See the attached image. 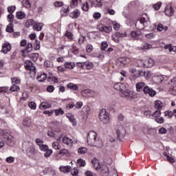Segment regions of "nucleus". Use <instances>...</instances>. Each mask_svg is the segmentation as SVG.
Masks as SVG:
<instances>
[{"label": "nucleus", "instance_id": "8", "mask_svg": "<svg viewBox=\"0 0 176 176\" xmlns=\"http://www.w3.org/2000/svg\"><path fill=\"white\" fill-rule=\"evenodd\" d=\"M24 65L27 71H32L35 74V71H36V67L34 66V63L31 60H25Z\"/></svg>", "mask_w": 176, "mask_h": 176}, {"label": "nucleus", "instance_id": "17", "mask_svg": "<svg viewBox=\"0 0 176 176\" xmlns=\"http://www.w3.org/2000/svg\"><path fill=\"white\" fill-rule=\"evenodd\" d=\"M80 16V11L78 9L74 10L69 14V17L74 19V20L78 19Z\"/></svg>", "mask_w": 176, "mask_h": 176}, {"label": "nucleus", "instance_id": "34", "mask_svg": "<svg viewBox=\"0 0 176 176\" xmlns=\"http://www.w3.org/2000/svg\"><path fill=\"white\" fill-rule=\"evenodd\" d=\"M65 67L68 69H74V68H75V63L72 62H67L65 63Z\"/></svg>", "mask_w": 176, "mask_h": 176}, {"label": "nucleus", "instance_id": "48", "mask_svg": "<svg viewBox=\"0 0 176 176\" xmlns=\"http://www.w3.org/2000/svg\"><path fill=\"white\" fill-rule=\"evenodd\" d=\"M34 49V50H39V49H41V41H39L38 40H36Z\"/></svg>", "mask_w": 176, "mask_h": 176}, {"label": "nucleus", "instance_id": "53", "mask_svg": "<svg viewBox=\"0 0 176 176\" xmlns=\"http://www.w3.org/2000/svg\"><path fill=\"white\" fill-rule=\"evenodd\" d=\"M71 174L72 176H78L79 174V170H78V168H74L73 170H72Z\"/></svg>", "mask_w": 176, "mask_h": 176}, {"label": "nucleus", "instance_id": "58", "mask_svg": "<svg viewBox=\"0 0 176 176\" xmlns=\"http://www.w3.org/2000/svg\"><path fill=\"white\" fill-rule=\"evenodd\" d=\"M86 50L87 53H91L93 52V45L91 44H88L86 47Z\"/></svg>", "mask_w": 176, "mask_h": 176}, {"label": "nucleus", "instance_id": "60", "mask_svg": "<svg viewBox=\"0 0 176 176\" xmlns=\"http://www.w3.org/2000/svg\"><path fill=\"white\" fill-rule=\"evenodd\" d=\"M160 6H162V2H158L153 6V9L155 10H159L160 9Z\"/></svg>", "mask_w": 176, "mask_h": 176}, {"label": "nucleus", "instance_id": "11", "mask_svg": "<svg viewBox=\"0 0 176 176\" xmlns=\"http://www.w3.org/2000/svg\"><path fill=\"white\" fill-rule=\"evenodd\" d=\"M90 2L91 7L94 6V8H102V0H87Z\"/></svg>", "mask_w": 176, "mask_h": 176}, {"label": "nucleus", "instance_id": "44", "mask_svg": "<svg viewBox=\"0 0 176 176\" xmlns=\"http://www.w3.org/2000/svg\"><path fill=\"white\" fill-rule=\"evenodd\" d=\"M10 91H19L20 90V87L16 85H12L10 88Z\"/></svg>", "mask_w": 176, "mask_h": 176}, {"label": "nucleus", "instance_id": "16", "mask_svg": "<svg viewBox=\"0 0 176 176\" xmlns=\"http://www.w3.org/2000/svg\"><path fill=\"white\" fill-rule=\"evenodd\" d=\"M164 13L166 16H168V17L173 16L174 14V10L172 6H167L165 8Z\"/></svg>", "mask_w": 176, "mask_h": 176}, {"label": "nucleus", "instance_id": "50", "mask_svg": "<svg viewBox=\"0 0 176 176\" xmlns=\"http://www.w3.org/2000/svg\"><path fill=\"white\" fill-rule=\"evenodd\" d=\"M126 90V84L121 83L120 84V93H123V91H125Z\"/></svg>", "mask_w": 176, "mask_h": 176}, {"label": "nucleus", "instance_id": "40", "mask_svg": "<svg viewBox=\"0 0 176 176\" xmlns=\"http://www.w3.org/2000/svg\"><path fill=\"white\" fill-rule=\"evenodd\" d=\"M7 10H8V13L14 14V11L16 10V6H8L7 8Z\"/></svg>", "mask_w": 176, "mask_h": 176}, {"label": "nucleus", "instance_id": "27", "mask_svg": "<svg viewBox=\"0 0 176 176\" xmlns=\"http://www.w3.org/2000/svg\"><path fill=\"white\" fill-rule=\"evenodd\" d=\"M84 64V67H85L87 69H93L94 68V64L93 63L89 62V61H86L83 63Z\"/></svg>", "mask_w": 176, "mask_h": 176}, {"label": "nucleus", "instance_id": "36", "mask_svg": "<svg viewBox=\"0 0 176 176\" xmlns=\"http://www.w3.org/2000/svg\"><path fill=\"white\" fill-rule=\"evenodd\" d=\"M89 5H90V1L87 0V1L82 4V10L84 12H87V10H89Z\"/></svg>", "mask_w": 176, "mask_h": 176}, {"label": "nucleus", "instance_id": "13", "mask_svg": "<svg viewBox=\"0 0 176 176\" xmlns=\"http://www.w3.org/2000/svg\"><path fill=\"white\" fill-rule=\"evenodd\" d=\"M10 50H12V45L10 43H5L3 44L1 50L2 53L6 54V53H8V52H10Z\"/></svg>", "mask_w": 176, "mask_h": 176}, {"label": "nucleus", "instance_id": "52", "mask_svg": "<svg viewBox=\"0 0 176 176\" xmlns=\"http://www.w3.org/2000/svg\"><path fill=\"white\" fill-rule=\"evenodd\" d=\"M78 164L80 167H85V166H86V161H85V160L82 159H78Z\"/></svg>", "mask_w": 176, "mask_h": 176}, {"label": "nucleus", "instance_id": "35", "mask_svg": "<svg viewBox=\"0 0 176 176\" xmlns=\"http://www.w3.org/2000/svg\"><path fill=\"white\" fill-rule=\"evenodd\" d=\"M115 36L116 38H126L127 36V33L126 32H117L115 34Z\"/></svg>", "mask_w": 176, "mask_h": 176}, {"label": "nucleus", "instance_id": "45", "mask_svg": "<svg viewBox=\"0 0 176 176\" xmlns=\"http://www.w3.org/2000/svg\"><path fill=\"white\" fill-rule=\"evenodd\" d=\"M164 116H168V119H171L174 116V113L171 111H166L164 112Z\"/></svg>", "mask_w": 176, "mask_h": 176}, {"label": "nucleus", "instance_id": "57", "mask_svg": "<svg viewBox=\"0 0 176 176\" xmlns=\"http://www.w3.org/2000/svg\"><path fill=\"white\" fill-rule=\"evenodd\" d=\"M26 25L28 28H30V27H32V25H34V19H28L26 22Z\"/></svg>", "mask_w": 176, "mask_h": 176}, {"label": "nucleus", "instance_id": "49", "mask_svg": "<svg viewBox=\"0 0 176 176\" xmlns=\"http://www.w3.org/2000/svg\"><path fill=\"white\" fill-rule=\"evenodd\" d=\"M8 21L12 23L14 21V15L13 14H9L7 16Z\"/></svg>", "mask_w": 176, "mask_h": 176}, {"label": "nucleus", "instance_id": "55", "mask_svg": "<svg viewBox=\"0 0 176 176\" xmlns=\"http://www.w3.org/2000/svg\"><path fill=\"white\" fill-rule=\"evenodd\" d=\"M85 41H86V36L80 35L78 38L79 45H82V43H85Z\"/></svg>", "mask_w": 176, "mask_h": 176}, {"label": "nucleus", "instance_id": "64", "mask_svg": "<svg viewBox=\"0 0 176 176\" xmlns=\"http://www.w3.org/2000/svg\"><path fill=\"white\" fill-rule=\"evenodd\" d=\"M70 6L72 8H76V6H78V0H72L70 3Z\"/></svg>", "mask_w": 176, "mask_h": 176}, {"label": "nucleus", "instance_id": "37", "mask_svg": "<svg viewBox=\"0 0 176 176\" xmlns=\"http://www.w3.org/2000/svg\"><path fill=\"white\" fill-rule=\"evenodd\" d=\"M14 25L13 23H10L7 25V28L6 29V32H14V29H13Z\"/></svg>", "mask_w": 176, "mask_h": 176}, {"label": "nucleus", "instance_id": "62", "mask_svg": "<svg viewBox=\"0 0 176 176\" xmlns=\"http://www.w3.org/2000/svg\"><path fill=\"white\" fill-rule=\"evenodd\" d=\"M69 120L72 123L73 126H76V120H75V117L74 116H72L69 118Z\"/></svg>", "mask_w": 176, "mask_h": 176}, {"label": "nucleus", "instance_id": "33", "mask_svg": "<svg viewBox=\"0 0 176 176\" xmlns=\"http://www.w3.org/2000/svg\"><path fill=\"white\" fill-rule=\"evenodd\" d=\"M47 78V75H46V74L45 73L40 74L37 76L38 82H44V80H46Z\"/></svg>", "mask_w": 176, "mask_h": 176}, {"label": "nucleus", "instance_id": "2", "mask_svg": "<svg viewBox=\"0 0 176 176\" xmlns=\"http://www.w3.org/2000/svg\"><path fill=\"white\" fill-rule=\"evenodd\" d=\"M87 141L88 145L91 146H96L98 144L100 139L97 138V133L94 131H90L88 133Z\"/></svg>", "mask_w": 176, "mask_h": 176}, {"label": "nucleus", "instance_id": "9", "mask_svg": "<svg viewBox=\"0 0 176 176\" xmlns=\"http://www.w3.org/2000/svg\"><path fill=\"white\" fill-rule=\"evenodd\" d=\"M26 47L21 51V53L23 56V57H28V53H31V51L32 50V43H28L26 44Z\"/></svg>", "mask_w": 176, "mask_h": 176}, {"label": "nucleus", "instance_id": "6", "mask_svg": "<svg viewBox=\"0 0 176 176\" xmlns=\"http://www.w3.org/2000/svg\"><path fill=\"white\" fill-rule=\"evenodd\" d=\"M153 65H155V60L152 58H146L144 63L141 65V67L151 68Z\"/></svg>", "mask_w": 176, "mask_h": 176}, {"label": "nucleus", "instance_id": "14", "mask_svg": "<svg viewBox=\"0 0 176 176\" xmlns=\"http://www.w3.org/2000/svg\"><path fill=\"white\" fill-rule=\"evenodd\" d=\"M148 21H149V18H148V15H146V14H143L140 18V23H141V24H143L144 27H147Z\"/></svg>", "mask_w": 176, "mask_h": 176}, {"label": "nucleus", "instance_id": "10", "mask_svg": "<svg viewBox=\"0 0 176 176\" xmlns=\"http://www.w3.org/2000/svg\"><path fill=\"white\" fill-rule=\"evenodd\" d=\"M143 92L144 94H148L150 97H155L156 96V91H155L151 87H149V86L146 85L144 89H143Z\"/></svg>", "mask_w": 176, "mask_h": 176}, {"label": "nucleus", "instance_id": "20", "mask_svg": "<svg viewBox=\"0 0 176 176\" xmlns=\"http://www.w3.org/2000/svg\"><path fill=\"white\" fill-rule=\"evenodd\" d=\"M136 91L139 93L140 91H144V87H145V82H139L135 85Z\"/></svg>", "mask_w": 176, "mask_h": 176}, {"label": "nucleus", "instance_id": "56", "mask_svg": "<svg viewBox=\"0 0 176 176\" xmlns=\"http://www.w3.org/2000/svg\"><path fill=\"white\" fill-rule=\"evenodd\" d=\"M155 120V122H157V123H159L160 124H162V123H164V118H163V117H157Z\"/></svg>", "mask_w": 176, "mask_h": 176}, {"label": "nucleus", "instance_id": "39", "mask_svg": "<svg viewBox=\"0 0 176 176\" xmlns=\"http://www.w3.org/2000/svg\"><path fill=\"white\" fill-rule=\"evenodd\" d=\"M22 4L26 9H30V8H31V1H29L28 0H23Z\"/></svg>", "mask_w": 176, "mask_h": 176}, {"label": "nucleus", "instance_id": "43", "mask_svg": "<svg viewBox=\"0 0 176 176\" xmlns=\"http://www.w3.org/2000/svg\"><path fill=\"white\" fill-rule=\"evenodd\" d=\"M65 36H67V39H69L70 41H72V39H74V34H72V32L69 31H66Z\"/></svg>", "mask_w": 176, "mask_h": 176}, {"label": "nucleus", "instance_id": "18", "mask_svg": "<svg viewBox=\"0 0 176 176\" xmlns=\"http://www.w3.org/2000/svg\"><path fill=\"white\" fill-rule=\"evenodd\" d=\"M67 88L69 90H72L73 91H78L79 90V87L76 84H74L72 82H69L67 85Z\"/></svg>", "mask_w": 176, "mask_h": 176}, {"label": "nucleus", "instance_id": "47", "mask_svg": "<svg viewBox=\"0 0 176 176\" xmlns=\"http://www.w3.org/2000/svg\"><path fill=\"white\" fill-rule=\"evenodd\" d=\"M52 148H54V149H56V151H58V149L61 148V146H60L58 142H54L52 143Z\"/></svg>", "mask_w": 176, "mask_h": 176}, {"label": "nucleus", "instance_id": "5", "mask_svg": "<svg viewBox=\"0 0 176 176\" xmlns=\"http://www.w3.org/2000/svg\"><path fill=\"white\" fill-rule=\"evenodd\" d=\"M116 133L117 138L119 140V141H121L122 138L126 135V129H124L123 125H120L117 129Z\"/></svg>", "mask_w": 176, "mask_h": 176}, {"label": "nucleus", "instance_id": "31", "mask_svg": "<svg viewBox=\"0 0 176 176\" xmlns=\"http://www.w3.org/2000/svg\"><path fill=\"white\" fill-rule=\"evenodd\" d=\"M141 35V32H131V36L136 40H140V36Z\"/></svg>", "mask_w": 176, "mask_h": 176}, {"label": "nucleus", "instance_id": "42", "mask_svg": "<svg viewBox=\"0 0 176 176\" xmlns=\"http://www.w3.org/2000/svg\"><path fill=\"white\" fill-rule=\"evenodd\" d=\"M161 116L162 111H160V110H157L154 111L153 113L152 114V116H153L155 119H156L157 118H160Z\"/></svg>", "mask_w": 176, "mask_h": 176}, {"label": "nucleus", "instance_id": "26", "mask_svg": "<svg viewBox=\"0 0 176 176\" xmlns=\"http://www.w3.org/2000/svg\"><path fill=\"white\" fill-rule=\"evenodd\" d=\"M63 142L65 144V145H72L74 141L72 139H69L68 137H63Z\"/></svg>", "mask_w": 176, "mask_h": 176}, {"label": "nucleus", "instance_id": "3", "mask_svg": "<svg viewBox=\"0 0 176 176\" xmlns=\"http://www.w3.org/2000/svg\"><path fill=\"white\" fill-rule=\"evenodd\" d=\"M99 119L104 124H108L111 122L109 113L105 109H102L99 112Z\"/></svg>", "mask_w": 176, "mask_h": 176}, {"label": "nucleus", "instance_id": "28", "mask_svg": "<svg viewBox=\"0 0 176 176\" xmlns=\"http://www.w3.org/2000/svg\"><path fill=\"white\" fill-rule=\"evenodd\" d=\"M42 27H43V23H36L35 25H33V30L34 31H42Z\"/></svg>", "mask_w": 176, "mask_h": 176}, {"label": "nucleus", "instance_id": "15", "mask_svg": "<svg viewBox=\"0 0 176 176\" xmlns=\"http://www.w3.org/2000/svg\"><path fill=\"white\" fill-rule=\"evenodd\" d=\"M22 124L24 127H31L32 124V120H31V118L30 117H25L23 118Z\"/></svg>", "mask_w": 176, "mask_h": 176}, {"label": "nucleus", "instance_id": "61", "mask_svg": "<svg viewBox=\"0 0 176 176\" xmlns=\"http://www.w3.org/2000/svg\"><path fill=\"white\" fill-rule=\"evenodd\" d=\"M93 17L95 20H98V19H101V13L94 12L93 14Z\"/></svg>", "mask_w": 176, "mask_h": 176}, {"label": "nucleus", "instance_id": "63", "mask_svg": "<svg viewBox=\"0 0 176 176\" xmlns=\"http://www.w3.org/2000/svg\"><path fill=\"white\" fill-rule=\"evenodd\" d=\"M146 38H147V39H154L155 38V33H148L147 34H146Z\"/></svg>", "mask_w": 176, "mask_h": 176}, {"label": "nucleus", "instance_id": "46", "mask_svg": "<svg viewBox=\"0 0 176 176\" xmlns=\"http://www.w3.org/2000/svg\"><path fill=\"white\" fill-rule=\"evenodd\" d=\"M44 152H45L44 153L45 157H50V156L52 155V153H53V150L48 148L47 150H46Z\"/></svg>", "mask_w": 176, "mask_h": 176}, {"label": "nucleus", "instance_id": "24", "mask_svg": "<svg viewBox=\"0 0 176 176\" xmlns=\"http://www.w3.org/2000/svg\"><path fill=\"white\" fill-rule=\"evenodd\" d=\"M28 57H30V58H31V60H33L34 63H35L36 61H37L38 57H39V54L38 53H32L31 54H28Z\"/></svg>", "mask_w": 176, "mask_h": 176}, {"label": "nucleus", "instance_id": "59", "mask_svg": "<svg viewBox=\"0 0 176 176\" xmlns=\"http://www.w3.org/2000/svg\"><path fill=\"white\" fill-rule=\"evenodd\" d=\"M68 153H69L68 150H67L65 148L60 150L59 152V155H62V156L67 155H68Z\"/></svg>", "mask_w": 176, "mask_h": 176}, {"label": "nucleus", "instance_id": "51", "mask_svg": "<svg viewBox=\"0 0 176 176\" xmlns=\"http://www.w3.org/2000/svg\"><path fill=\"white\" fill-rule=\"evenodd\" d=\"M39 148L40 151H41L42 152H46V151L49 149V146L46 144L40 145Z\"/></svg>", "mask_w": 176, "mask_h": 176}, {"label": "nucleus", "instance_id": "32", "mask_svg": "<svg viewBox=\"0 0 176 176\" xmlns=\"http://www.w3.org/2000/svg\"><path fill=\"white\" fill-rule=\"evenodd\" d=\"M144 133H146L147 134H155V129L151 128L149 126H146L144 129Z\"/></svg>", "mask_w": 176, "mask_h": 176}, {"label": "nucleus", "instance_id": "29", "mask_svg": "<svg viewBox=\"0 0 176 176\" xmlns=\"http://www.w3.org/2000/svg\"><path fill=\"white\" fill-rule=\"evenodd\" d=\"M163 80H164V78H163V76H157L154 77V82L157 85L162 83V82H163Z\"/></svg>", "mask_w": 176, "mask_h": 176}, {"label": "nucleus", "instance_id": "7", "mask_svg": "<svg viewBox=\"0 0 176 176\" xmlns=\"http://www.w3.org/2000/svg\"><path fill=\"white\" fill-rule=\"evenodd\" d=\"M130 63V58L128 57H121L119 58L116 61V65L118 67H124V65H127V64Z\"/></svg>", "mask_w": 176, "mask_h": 176}, {"label": "nucleus", "instance_id": "54", "mask_svg": "<svg viewBox=\"0 0 176 176\" xmlns=\"http://www.w3.org/2000/svg\"><path fill=\"white\" fill-rule=\"evenodd\" d=\"M101 46L102 52H104L105 49L108 47V43H107V41H103L101 43Z\"/></svg>", "mask_w": 176, "mask_h": 176}, {"label": "nucleus", "instance_id": "4", "mask_svg": "<svg viewBox=\"0 0 176 176\" xmlns=\"http://www.w3.org/2000/svg\"><path fill=\"white\" fill-rule=\"evenodd\" d=\"M120 94L121 97H123V98H126V100H135L137 97V95H135L134 92L129 89L124 91L122 93H120Z\"/></svg>", "mask_w": 176, "mask_h": 176}, {"label": "nucleus", "instance_id": "41", "mask_svg": "<svg viewBox=\"0 0 176 176\" xmlns=\"http://www.w3.org/2000/svg\"><path fill=\"white\" fill-rule=\"evenodd\" d=\"M78 152L80 155H85V153H86L87 152V148H86V147H80L78 149Z\"/></svg>", "mask_w": 176, "mask_h": 176}, {"label": "nucleus", "instance_id": "21", "mask_svg": "<svg viewBox=\"0 0 176 176\" xmlns=\"http://www.w3.org/2000/svg\"><path fill=\"white\" fill-rule=\"evenodd\" d=\"M154 108L160 111L163 108V102L160 100H155L154 103Z\"/></svg>", "mask_w": 176, "mask_h": 176}, {"label": "nucleus", "instance_id": "25", "mask_svg": "<svg viewBox=\"0 0 176 176\" xmlns=\"http://www.w3.org/2000/svg\"><path fill=\"white\" fill-rule=\"evenodd\" d=\"M167 30H168V27L164 26L162 23H159L157 26V31H159L160 32H162V31H165V32H166V31H167Z\"/></svg>", "mask_w": 176, "mask_h": 176}, {"label": "nucleus", "instance_id": "23", "mask_svg": "<svg viewBox=\"0 0 176 176\" xmlns=\"http://www.w3.org/2000/svg\"><path fill=\"white\" fill-rule=\"evenodd\" d=\"M26 16L25 13L22 11H18L16 12V17L18 20H24Z\"/></svg>", "mask_w": 176, "mask_h": 176}, {"label": "nucleus", "instance_id": "19", "mask_svg": "<svg viewBox=\"0 0 176 176\" xmlns=\"http://www.w3.org/2000/svg\"><path fill=\"white\" fill-rule=\"evenodd\" d=\"M59 170L61 171V173L67 174V173H70L71 170H72V168L69 166H60L59 167Z\"/></svg>", "mask_w": 176, "mask_h": 176}, {"label": "nucleus", "instance_id": "12", "mask_svg": "<svg viewBox=\"0 0 176 176\" xmlns=\"http://www.w3.org/2000/svg\"><path fill=\"white\" fill-rule=\"evenodd\" d=\"M3 142L8 145L9 146H13L16 144V141H14V138L5 137L3 140Z\"/></svg>", "mask_w": 176, "mask_h": 176}, {"label": "nucleus", "instance_id": "1", "mask_svg": "<svg viewBox=\"0 0 176 176\" xmlns=\"http://www.w3.org/2000/svg\"><path fill=\"white\" fill-rule=\"evenodd\" d=\"M23 152H25L28 157H34L36 155V151L35 150L34 143L25 142L23 144Z\"/></svg>", "mask_w": 176, "mask_h": 176}, {"label": "nucleus", "instance_id": "30", "mask_svg": "<svg viewBox=\"0 0 176 176\" xmlns=\"http://www.w3.org/2000/svg\"><path fill=\"white\" fill-rule=\"evenodd\" d=\"M69 12V7L65 6L61 8L60 13L62 16H67L68 14V12Z\"/></svg>", "mask_w": 176, "mask_h": 176}, {"label": "nucleus", "instance_id": "22", "mask_svg": "<svg viewBox=\"0 0 176 176\" xmlns=\"http://www.w3.org/2000/svg\"><path fill=\"white\" fill-rule=\"evenodd\" d=\"M91 163L94 168L96 169L97 171H98L99 170H101V165L100 164V162H98L97 158H95L94 160H92Z\"/></svg>", "mask_w": 176, "mask_h": 176}, {"label": "nucleus", "instance_id": "38", "mask_svg": "<svg viewBox=\"0 0 176 176\" xmlns=\"http://www.w3.org/2000/svg\"><path fill=\"white\" fill-rule=\"evenodd\" d=\"M53 112L55 113L56 116H60V115H64V110L63 109L59 108L58 109H54Z\"/></svg>", "mask_w": 176, "mask_h": 176}]
</instances>
